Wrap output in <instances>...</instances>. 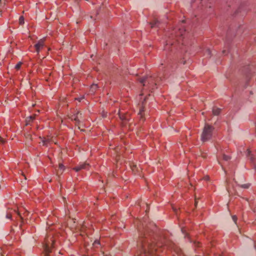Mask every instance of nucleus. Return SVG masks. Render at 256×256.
<instances>
[{"label":"nucleus","instance_id":"f03ea898","mask_svg":"<svg viewBox=\"0 0 256 256\" xmlns=\"http://www.w3.org/2000/svg\"><path fill=\"white\" fill-rule=\"evenodd\" d=\"M159 80H160V78H156L155 76H153L140 78L139 81L144 86H148L150 90H153Z\"/></svg>","mask_w":256,"mask_h":256},{"label":"nucleus","instance_id":"4c0bfd02","mask_svg":"<svg viewBox=\"0 0 256 256\" xmlns=\"http://www.w3.org/2000/svg\"><path fill=\"white\" fill-rule=\"evenodd\" d=\"M178 256H180V254H178Z\"/></svg>","mask_w":256,"mask_h":256},{"label":"nucleus","instance_id":"f257e3e1","mask_svg":"<svg viewBox=\"0 0 256 256\" xmlns=\"http://www.w3.org/2000/svg\"><path fill=\"white\" fill-rule=\"evenodd\" d=\"M156 239L152 238L151 234L146 230L140 234L139 244L140 246L142 252L146 256H156L155 252H158V247L160 248L163 245V242H160L155 244Z\"/></svg>","mask_w":256,"mask_h":256},{"label":"nucleus","instance_id":"a878e982","mask_svg":"<svg viewBox=\"0 0 256 256\" xmlns=\"http://www.w3.org/2000/svg\"><path fill=\"white\" fill-rule=\"evenodd\" d=\"M96 244H100V242L98 240H95L94 242V245H96Z\"/></svg>","mask_w":256,"mask_h":256},{"label":"nucleus","instance_id":"ddd939ff","mask_svg":"<svg viewBox=\"0 0 256 256\" xmlns=\"http://www.w3.org/2000/svg\"><path fill=\"white\" fill-rule=\"evenodd\" d=\"M220 111L221 109L216 107H214L212 108V114L214 116H218L220 114Z\"/></svg>","mask_w":256,"mask_h":256},{"label":"nucleus","instance_id":"6ab92c4d","mask_svg":"<svg viewBox=\"0 0 256 256\" xmlns=\"http://www.w3.org/2000/svg\"><path fill=\"white\" fill-rule=\"evenodd\" d=\"M250 184H249L240 185V187H242V188H248L250 187Z\"/></svg>","mask_w":256,"mask_h":256},{"label":"nucleus","instance_id":"dca6fc26","mask_svg":"<svg viewBox=\"0 0 256 256\" xmlns=\"http://www.w3.org/2000/svg\"><path fill=\"white\" fill-rule=\"evenodd\" d=\"M222 159L226 161H228L229 160H230V158L229 156H228L226 155L225 154H222Z\"/></svg>","mask_w":256,"mask_h":256},{"label":"nucleus","instance_id":"72a5a7b5","mask_svg":"<svg viewBox=\"0 0 256 256\" xmlns=\"http://www.w3.org/2000/svg\"><path fill=\"white\" fill-rule=\"evenodd\" d=\"M182 232L183 233H184V228H182Z\"/></svg>","mask_w":256,"mask_h":256},{"label":"nucleus","instance_id":"cd10ccee","mask_svg":"<svg viewBox=\"0 0 256 256\" xmlns=\"http://www.w3.org/2000/svg\"><path fill=\"white\" fill-rule=\"evenodd\" d=\"M218 163H219L220 164H221V163H220V158H219V157H218Z\"/></svg>","mask_w":256,"mask_h":256},{"label":"nucleus","instance_id":"39448f33","mask_svg":"<svg viewBox=\"0 0 256 256\" xmlns=\"http://www.w3.org/2000/svg\"><path fill=\"white\" fill-rule=\"evenodd\" d=\"M184 32V31L180 29L178 32H176V36L177 38L176 41L178 42L180 48H182L180 46L181 41L183 42V38L182 36H183Z\"/></svg>","mask_w":256,"mask_h":256},{"label":"nucleus","instance_id":"b1692460","mask_svg":"<svg viewBox=\"0 0 256 256\" xmlns=\"http://www.w3.org/2000/svg\"><path fill=\"white\" fill-rule=\"evenodd\" d=\"M206 54H208V56H210V50H206Z\"/></svg>","mask_w":256,"mask_h":256},{"label":"nucleus","instance_id":"1a4fd4ad","mask_svg":"<svg viewBox=\"0 0 256 256\" xmlns=\"http://www.w3.org/2000/svg\"><path fill=\"white\" fill-rule=\"evenodd\" d=\"M130 167L132 171L134 173V174H136L137 172H138L140 170V168L137 165L134 164H132L130 166Z\"/></svg>","mask_w":256,"mask_h":256},{"label":"nucleus","instance_id":"9d476101","mask_svg":"<svg viewBox=\"0 0 256 256\" xmlns=\"http://www.w3.org/2000/svg\"><path fill=\"white\" fill-rule=\"evenodd\" d=\"M150 24L151 25L152 28L158 27L160 24V22L158 20L154 19L152 22H150Z\"/></svg>","mask_w":256,"mask_h":256},{"label":"nucleus","instance_id":"423d86ee","mask_svg":"<svg viewBox=\"0 0 256 256\" xmlns=\"http://www.w3.org/2000/svg\"><path fill=\"white\" fill-rule=\"evenodd\" d=\"M44 39H40L37 44L34 45L36 50L38 54L40 50L44 46Z\"/></svg>","mask_w":256,"mask_h":256},{"label":"nucleus","instance_id":"2f4dec72","mask_svg":"<svg viewBox=\"0 0 256 256\" xmlns=\"http://www.w3.org/2000/svg\"><path fill=\"white\" fill-rule=\"evenodd\" d=\"M17 214L19 216L20 218H22L21 216L20 215V214L18 212H17Z\"/></svg>","mask_w":256,"mask_h":256},{"label":"nucleus","instance_id":"f704fd0d","mask_svg":"<svg viewBox=\"0 0 256 256\" xmlns=\"http://www.w3.org/2000/svg\"><path fill=\"white\" fill-rule=\"evenodd\" d=\"M226 183H227V184L228 185V180H226Z\"/></svg>","mask_w":256,"mask_h":256},{"label":"nucleus","instance_id":"20e7f679","mask_svg":"<svg viewBox=\"0 0 256 256\" xmlns=\"http://www.w3.org/2000/svg\"><path fill=\"white\" fill-rule=\"evenodd\" d=\"M53 240H50V242L47 240L46 243L44 244V256H48V254L51 252V246L53 244Z\"/></svg>","mask_w":256,"mask_h":256},{"label":"nucleus","instance_id":"aec40b11","mask_svg":"<svg viewBox=\"0 0 256 256\" xmlns=\"http://www.w3.org/2000/svg\"><path fill=\"white\" fill-rule=\"evenodd\" d=\"M144 108H142L140 110V112H138V115H140V118H142V112H144Z\"/></svg>","mask_w":256,"mask_h":256},{"label":"nucleus","instance_id":"9b49d317","mask_svg":"<svg viewBox=\"0 0 256 256\" xmlns=\"http://www.w3.org/2000/svg\"><path fill=\"white\" fill-rule=\"evenodd\" d=\"M82 114L80 112H78L76 115L72 116V119L76 120V122H79L80 119L82 118Z\"/></svg>","mask_w":256,"mask_h":256},{"label":"nucleus","instance_id":"2eb2a0df","mask_svg":"<svg viewBox=\"0 0 256 256\" xmlns=\"http://www.w3.org/2000/svg\"><path fill=\"white\" fill-rule=\"evenodd\" d=\"M97 88V85L96 84H93L91 86L90 90L92 92H94L96 88Z\"/></svg>","mask_w":256,"mask_h":256},{"label":"nucleus","instance_id":"a211bd4d","mask_svg":"<svg viewBox=\"0 0 256 256\" xmlns=\"http://www.w3.org/2000/svg\"><path fill=\"white\" fill-rule=\"evenodd\" d=\"M170 44V42H168V43L166 44V46L165 48V50H167V49L168 48V45ZM171 44L172 46V48H174L176 46V44H174V43Z\"/></svg>","mask_w":256,"mask_h":256},{"label":"nucleus","instance_id":"0eeeda50","mask_svg":"<svg viewBox=\"0 0 256 256\" xmlns=\"http://www.w3.org/2000/svg\"><path fill=\"white\" fill-rule=\"evenodd\" d=\"M90 166L86 162L80 163L78 166L74 168V170L76 172H78L79 170L84 169L88 170Z\"/></svg>","mask_w":256,"mask_h":256},{"label":"nucleus","instance_id":"c9c22d12","mask_svg":"<svg viewBox=\"0 0 256 256\" xmlns=\"http://www.w3.org/2000/svg\"><path fill=\"white\" fill-rule=\"evenodd\" d=\"M254 247H255V248L256 249V242L254 244Z\"/></svg>","mask_w":256,"mask_h":256},{"label":"nucleus","instance_id":"e433bc0d","mask_svg":"<svg viewBox=\"0 0 256 256\" xmlns=\"http://www.w3.org/2000/svg\"><path fill=\"white\" fill-rule=\"evenodd\" d=\"M196 204H197V202H196H196H195V204H196Z\"/></svg>","mask_w":256,"mask_h":256},{"label":"nucleus","instance_id":"4be33fe9","mask_svg":"<svg viewBox=\"0 0 256 256\" xmlns=\"http://www.w3.org/2000/svg\"><path fill=\"white\" fill-rule=\"evenodd\" d=\"M5 142L4 140L0 136V143L1 144H4Z\"/></svg>","mask_w":256,"mask_h":256},{"label":"nucleus","instance_id":"5701e85b","mask_svg":"<svg viewBox=\"0 0 256 256\" xmlns=\"http://www.w3.org/2000/svg\"><path fill=\"white\" fill-rule=\"evenodd\" d=\"M84 98V97L82 96V97H80V98H76V100H78L79 102H81L82 100H83Z\"/></svg>","mask_w":256,"mask_h":256},{"label":"nucleus","instance_id":"c85d7f7f","mask_svg":"<svg viewBox=\"0 0 256 256\" xmlns=\"http://www.w3.org/2000/svg\"><path fill=\"white\" fill-rule=\"evenodd\" d=\"M222 53H223V54H226V50H224L222 51Z\"/></svg>","mask_w":256,"mask_h":256},{"label":"nucleus","instance_id":"412c9836","mask_svg":"<svg viewBox=\"0 0 256 256\" xmlns=\"http://www.w3.org/2000/svg\"><path fill=\"white\" fill-rule=\"evenodd\" d=\"M21 65H22V62H18L15 68L17 70H19L20 68V66H21Z\"/></svg>","mask_w":256,"mask_h":256},{"label":"nucleus","instance_id":"473e14b6","mask_svg":"<svg viewBox=\"0 0 256 256\" xmlns=\"http://www.w3.org/2000/svg\"><path fill=\"white\" fill-rule=\"evenodd\" d=\"M30 119H32V120H33V119L34 118V116H30Z\"/></svg>","mask_w":256,"mask_h":256},{"label":"nucleus","instance_id":"bb28decb","mask_svg":"<svg viewBox=\"0 0 256 256\" xmlns=\"http://www.w3.org/2000/svg\"><path fill=\"white\" fill-rule=\"evenodd\" d=\"M6 218H11V215H10V214H7V215H6Z\"/></svg>","mask_w":256,"mask_h":256},{"label":"nucleus","instance_id":"7ed1b4c3","mask_svg":"<svg viewBox=\"0 0 256 256\" xmlns=\"http://www.w3.org/2000/svg\"><path fill=\"white\" fill-rule=\"evenodd\" d=\"M214 128L208 124H206L201 135V140L202 142L210 140L212 136Z\"/></svg>","mask_w":256,"mask_h":256},{"label":"nucleus","instance_id":"7c9ffc66","mask_svg":"<svg viewBox=\"0 0 256 256\" xmlns=\"http://www.w3.org/2000/svg\"><path fill=\"white\" fill-rule=\"evenodd\" d=\"M174 210L176 212V214H177V210L176 208H174Z\"/></svg>","mask_w":256,"mask_h":256},{"label":"nucleus","instance_id":"6e6552de","mask_svg":"<svg viewBox=\"0 0 256 256\" xmlns=\"http://www.w3.org/2000/svg\"><path fill=\"white\" fill-rule=\"evenodd\" d=\"M247 156L250 160V162L253 164L254 168L256 169V156L251 154L249 150L248 151Z\"/></svg>","mask_w":256,"mask_h":256},{"label":"nucleus","instance_id":"c756f323","mask_svg":"<svg viewBox=\"0 0 256 256\" xmlns=\"http://www.w3.org/2000/svg\"><path fill=\"white\" fill-rule=\"evenodd\" d=\"M226 190H227L228 192L230 193V192H229V188H228V186L226 187Z\"/></svg>","mask_w":256,"mask_h":256},{"label":"nucleus","instance_id":"393cba45","mask_svg":"<svg viewBox=\"0 0 256 256\" xmlns=\"http://www.w3.org/2000/svg\"><path fill=\"white\" fill-rule=\"evenodd\" d=\"M232 220H233V221H234L235 223H236V216H232Z\"/></svg>","mask_w":256,"mask_h":256},{"label":"nucleus","instance_id":"4468645a","mask_svg":"<svg viewBox=\"0 0 256 256\" xmlns=\"http://www.w3.org/2000/svg\"><path fill=\"white\" fill-rule=\"evenodd\" d=\"M165 246L168 247V248H173V249H174V244H172V243H166L165 244Z\"/></svg>","mask_w":256,"mask_h":256},{"label":"nucleus","instance_id":"f3484780","mask_svg":"<svg viewBox=\"0 0 256 256\" xmlns=\"http://www.w3.org/2000/svg\"><path fill=\"white\" fill-rule=\"evenodd\" d=\"M19 24L20 25H22L24 24V18L22 16L20 17Z\"/></svg>","mask_w":256,"mask_h":256},{"label":"nucleus","instance_id":"f8f14e48","mask_svg":"<svg viewBox=\"0 0 256 256\" xmlns=\"http://www.w3.org/2000/svg\"><path fill=\"white\" fill-rule=\"evenodd\" d=\"M64 168H64V166L62 164H60L58 170L57 171V174L60 175V174H62L64 170Z\"/></svg>","mask_w":256,"mask_h":256}]
</instances>
